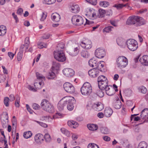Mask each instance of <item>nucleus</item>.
<instances>
[{
  "label": "nucleus",
  "instance_id": "f257e3e1",
  "mask_svg": "<svg viewBox=\"0 0 148 148\" xmlns=\"http://www.w3.org/2000/svg\"><path fill=\"white\" fill-rule=\"evenodd\" d=\"M97 82L99 88L100 90H105L106 94L109 96H112L114 92L112 88L110 89V85L108 84V80L106 77L101 75L98 78Z\"/></svg>",
  "mask_w": 148,
  "mask_h": 148
},
{
  "label": "nucleus",
  "instance_id": "f03ea898",
  "mask_svg": "<svg viewBox=\"0 0 148 148\" xmlns=\"http://www.w3.org/2000/svg\"><path fill=\"white\" fill-rule=\"evenodd\" d=\"M40 105L44 110L50 113H53L54 112V106L48 101L46 99L42 100Z\"/></svg>",
  "mask_w": 148,
  "mask_h": 148
},
{
  "label": "nucleus",
  "instance_id": "7ed1b4c3",
  "mask_svg": "<svg viewBox=\"0 0 148 148\" xmlns=\"http://www.w3.org/2000/svg\"><path fill=\"white\" fill-rule=\"evenodd\" d=\"M128 61L127 58L124 56H120L116 59V65L120 69L125 68L127 65Z\"/></svg>",
  "mask_w": 148,
  "mask_h": 148
},
{
  "label": "nucleus",
  "instance_id": "20e7f679",
  "mask_svg": "<svg viewBox=\"0 0 148 148\" xmlns=\"http://www.w3.org/2000/svg\"><path fill=\"white\" fill-rule=\"evenodd\" d=\"M80 90L83 95L86 96L89 95L92 90L91 84L88 82L85 83L81 88Z\"/></svg>",
  "mask_w": 148,
  "mask_h": 148
},
{
  "label": "nucleus",
  "instance_id": "39448f33",
  "mask_svg": "<svg viewBox=\"0 0 148 148\" xmlns=\"http://www.w3.org/2000/svg\"><path fill=\"white\" fill-rule=\"evenodd\" d=\"M54 58L57 61L63 62L66 60V58L62 50L55 51L53 52Z\"/></svg>",
  "mask_w": 148,
  "mask_h": 148
},
{
  "label": "nucleus",
  "instance_id": "423d86ee",
  "mask_svg": "<svg viewBox=\"0 0 148 148\" xmlns=\"http://www.w3.org/2000/svg\"><path fill=\"white\" fill-rule=\"evenodd\" d=\"M126 44L128 48L132 51H135L138 48L137 42L133 39L127 40L126 42Z\"/></svg>",
  "mask_w": 148,
  "mask_h": 148
},
{
  "label": "nucleus",
  "instance_id": "0eeeda50",
  "mask_svg": "<svg viewBox=\"0 0 148 148\" xmlns=\"http://www.w3.org/2000/svg\"><path fill=\"white\" fill-rule=\"evenodd\" d=\"M71 97H65L62 98L58 104V108L60 111L63 110L64 107L67 104L66 102H69L71 101Z\"/></svg>",
  "mask_w": 148,
  "mask_h": 148
},
{
  "label": "nucleus",
  "instance_id": "6e6552de",
  "mask_svg": "<svg viewBox=\"0 0 148 148\" xmlns=\"http://www.w3.org/2000/svg\"><path fill=\"white\" fill-rule=\"evenodd\" d=\"M71 21L73 24L76 25H81L84 23V20L82 17L77 14H75L72 16Z\"/></svg>",
  "mask_w": 148,
  "mask_h": 148
},
{
  "label": "nucleus",
  "instance_id": "1a4fd4ad",
  "mask_svg": "<svg viewBox=\"0 0 148 148\" xmlns=\"http://www.w3.org/2000/svg\"><path fill=\"white\" fill-rule=\"evenodd\" d=\"M147 114H148V110L147 109H145L141 112L140 117L136 116L138 115V114L132 115L131 117V121L133 120L136 121H138L141 119H143Z\"/></svg>",
  "mask_w": 148,
  "mask_h": 148
},
{
  "label": "nucleus",
  "instance_id": "9d476101",
  "mask_svg": "<svg viewBox=\"0 0 148 148\" xmlns=\"http://www.w3.org/2000/svg\"><path fill=\"white\" fill-rule=\"evenodd\" d=\"M63 87L65 91L68 93L71 94L75 92L74 87L72 84L69 82L65 83L63 85Z\"/></svg>",
  "mask_w": 148,
  "mask_h": 148
},
{
  "label": "nucleus",
  "instance_id": "9b49d317",
  "mask_svg": "<svg viewBox=\"0 0 148 148\" xmlns=\"http://www.w3.org/2000/svg\"><path fill=\"white\" fill-rule=\"evenodd\" d=\"M63 75L67 77H71L75 75V72L73 69L70 68H65L62 71Z\"/></svg>",
  "mask_w": 148,
  "mask_h": 148
},
{
  "label": "nucleus",
  "instance_id": "f8f14e48",
  "mask_svg": "<svg viewBox=\"0 0 148 148\" xmlns=\"http://www.w3.org/2000/svg\"><path fill=\"white\" fill-rule=\"evenodd\" d=\"M80 45L82 48L86 49H89L92 47L91 42L88 39H85L81 41Z\"/></svg>",
  "mask_w": 148,
  "mask_h": 148
},
{
  "label": "nucleus",
  "instance_id": "ddd939ff",
  "mask_svg": "<svg viewBox=\"0 0 148 148\" xmlns=\"http://www.w3.org/2000/svg\"><path fill=\"white\" fill-rule=\"evenodd\" d=\"M95 54L97 58H102L105 56L106 52L104 49L101 48H99L95 50Z\"/></svg>",
  "mask_w": 148,
  "mask_h": 148
},
{
  "label": "nucleus",
  "instance_id": "4468645a",
  "mask_svg": "<svg viewBox=\"0 0 148 148\" xmlns=\"http://www.w3.org/2000/svg\"><path fill=\"white\" fill-rule=\"evenodd\" d=\"M30 41L29 37H26L25 40V44L24 45H21L20 47V51L23 52V49L25 47V52H27V49L29 47Z\"/></svg>",
  "mask_w": 148,
  "mask_h": 148
},
{
  "label": "nucleus",
  "instance_id": "2eb2a0df",
  "mask_svg": "<svg viewBox=\"0 0 148 148\" xmlns=\"http://www.w3.org/2000/svg\"><path fill=\"white\" fill-rule=\"evenodd\" d=\"M146 21L143 18L136 16L135 26L136 27L140 26L146 23Z\"/></svg>",
  "mask_w": 148,
  "mask_h": 148
},
{
  "label": "nucleus",
  "instance_id": "dca6fc26",
  "mask_svg": "<svg viewBox=\"0 0 148 148\" xmlns=\"http://www.w3.org/2000/svg\"><path fill=\"white\" fill-rule=\"evenodd\" d=\"M44 137L43 135L40 133L36 134L34 137V141L37 144L41 143L44 140Z\"/></svg>",
  "mask_w": 148,
  "mask_h": 148
},
{
  "label": "nucleus",
  "instance_id": "f3484780",
  "mask_svg": "<svg viewBox=\"0 0 148 148\" xmlns=\"http://www.w3.org/2000/svg\"><path fill=\"white\" fill-rule=\"evenodd\" d=\"M92 107L94 109L98 111L101 110L104 108L103 104L100 102H98L93 104Z\"/></svg>",
  "mask_w": 148,
  "mask_h": 148
},
{
  "label": "nucleus",
  "instance_id": "a211bd4d",
  "mask_svg": "<svg viewBox=\"0 0 148 148\" xmlns=\"http://www.w3.org/2000/svg\"><path fill=\"white\" fill-rule=\"evenodd\" d=\"M99 71L96 68H93L88 71V74L91 77H95L98 75Z\"/></svg>",
  "mask_w": 148,
  "mask_h": 148
},
{
  "label": "nucleus",
  "instance_id": "6ab92c4d",
  "mask_svg": "<svg viewBox=\"0 0 148 148\" xmlns=\"http://www.w3.org/2000/svg\"><path fill=\"white\" fill-rule=\"evenodd\" d=\"M116 42L118 45L121 47L124 48L125 47L126 42L123 38L121 37H119L116 39Z\"/></svg>",
  "mask_w": 148,
  "mask_h": 148
},
{
  "label": "nucleus",
  "instance_id": "aec40b11",
  "mask_svg": "<svg viewBox=\"0 0 148 148\" xmlns=\"http://www.w3.org/2000/svg\"><path fill=\"white\" fill-rule=\"evenodd\" d=\"M86 15L90 19H93L96 17L95 11L93 9H90L86 14Z\"/></svg>",
  "mask_w": 148,
  "mask_h": 148
},
{
  "label": "nucleus",
  "instance_id": "412c9836",
  "mask_svg": "<svg viewBox=\"0 0 148 148\" xmlns=\"http://www.w3.org/2000/svg\"><path fill=\"white\" fill-rule=\"evenodd\" d=\"M139 61L140 62L144 65L148 66V56L146 55L143 56L142 57L140 58Z\"/></svg>",
  "mask_w": 148,
  "mask_h": 148
},
{
  "label": "nucleus",
  "instance_id": "4be33fe9",
  "mask_svg": "<svg viewBox=\"0 0 148 148\" xmlns=\"http://www.w3.org/2000/svg\"><path fill=\"white\" fill-rule=\"evenodd\" d=\"M136 16H130L127 19L126 24L128 25H135Z\"/></svg>",
  "mask_w": 148,
  "mask_h": 148
},
{
  "label": "nucleus",
  "instance_id": "5701e85b",
  "mask_svg": "<svg viewBox=\"0 0 148 148\" xmlns=\"http://www.w3.org/2000/svg\"><path fill=\"white\" fill-rule=\"evenodd\" d=\"M52 20L54 22H58L60 21V15L57 13H53L51 15Z\"/></svg>",
  "mask_w": 148,
  "mask_h": 148
},
{
  "label": "nucleus",
  "instance_id": "b1692460",
  "mask_svg": "<svg viewBox=\"0 0 148 148\" xmlns=\"http://www.w3.org/2000/svg\"><path fill=\"white\" fill-rule=\"evenodd\" d=\"M70 10L72 13H77L79 12L80 8L78 5L74 4L70 7Z\"/></svg>",
  "mask_w": 148,
  "mask_h": 148
},
{
  "label": "nucleus",
  "instance_id": "393cba45",
  "mask_svg": "<svg viewBox=\"0 0 148 148\" xmlns=\"http://www.w3.org/2000/svg\"><path fill=\"white\" fill-rule=\"evenodd\" d=\"M98 61L95 60L94 58L90 59L88 62L89 66L94 68H97V65Z\"/></svg>",
  "mask_w": 148,
  "mask_h": 148
},
{
  "label": "nucleus",
  "instance_id": "a878e982",
  "mask_svg": "<svg viewBox=\"0 0 148 148\" xmlns=\"http://www.w3.org/2000/svg\"><path fill=\"white\" fill-rule=\"evenodd\" d=\"M113 113L112 110L109 107L106 108L104 111V114L107 117H110Z\"/></svg>",
  "mask_w": 148,
  "mask_h": 148
},
{
  "label": "nucleus",
  "instance_id": "bb28decb",
  "mask_svg": "<svg viewBox=\"0 0 148 148\" xmlns=\"http://www.w3.org/2000/svg\"><path fill=\"white\" fill-rule=\"evenodd\" d=\"M87 126L89 130L92 131L97 130L98 128V125L96 124H88Z\"/></svg>",
  "mask_w": 148,
  "mask_h": 148
},
{
  "label": "nucleus",
  "instance_id": "cd10ccee",
  "mask_svg": "<svg viewBox=\"0 0 148 148\" xmlns=\"http://www.w3.org/2000/svg\"><path fill=\"white\" fill-rule=\"evenodd\" d=\"M104 62L103 61L98 62L97 65L96 69H97L98 70H99L103 72V71L102 69H103V67L104 66Z\"/></svg>",
  "mask_w": 148,
  "mask_h": 148
},
{
  "label": "nucleus",
  "instance_id": "c85d7f7f",
  "mask_svg": "<svg viewBox=\"0 0 148 148\" xmlns=\"http://www.w3.org/2000/svg\"><path fill=\"white\" fill-rule=\"evenodd\" d=\"M74 101V98L72 97V98L71 99V101L70 102L67 103V108L69 110H73L74 108V106L73 105V101Z\"/></svg>",
  "mask_w": 148,
  "mask_h": 148
},
{
  "label": "nucleus",
  "instance_id": "c756f323",
  "mask_svg": "<svg viewBox=\"0 0 148 148\" xmlns=\"http://www.w3.org/2000/svg\"><path fill=\"white\" fill-rule=\"evenodd\" d=\"M7 29L6 27L3 25H0V36L4 35L6 32Z\"/></svg>",
  "mask_w": 148,
  "mask_h": 148
},
{
  "label": "nucleus",
  "instance_id": "7c9ffc66",
  "mask_svg": "<svg viewBox=\"0 0 148 148\" xmlns=\"http://www.w3.org/2000/svg\"><path fill=\"white\" fill-rule=\"evenodd\" d=\"M40 119L47 122H50L52 121L53 118L49 116H44L41 117Z\"/></svg>",
  "mask_w": 148,
  "mask_h": 148
},
{
  "label": "nucleus",
  "instance_id": "2f4dec72",
  "mask_svg": "<svg viewBox=\"0 0 148 148\" xmlns=\"http://www.w3.org/2000/svg\"><path fill=\"white\" fill-rule=\"evenodd\" d=\"M60 67V64L58 63L53 62L52 67V69L53 71H55V70L58 71L59 70Z\"/></svg>",
  "mask_w": 148,
  "mask_h": 148
},
{
  "label": "nucleus",
  "instance_id": "473e14b6",
  "mask_svg": "<svg viewBox=\"0 0 148 148\" xmlns=\"http://www.w3.org/2000/svg\"><path fill=\"white\" fill-rule=\"evenodd\" d=\"M61 132L67 137L71 136V134L69 131L64 128H62L60 129Z\"/></svg>",
  "mask_w": 148,
  "mask_h": 148
},
{
  "label": "nucleus",
  "instance_id": "72a5a7b5",
  "mask_svg": "<svg viewBox=\"0 0 148 148\" xmlns=\"http://www.w3.org/2000/svg\"><path fill=\"white\" fill-rule=\"evenodd\" d=\"M56 74L53 71H51L47 74V77L49 79H53L56 77Z\"/></svg>",
  "mask_w": 148,
  "mask_h": 148
},
{
  "label": "nucleus",
  "instance_id": "f704fd0d",
  "mask_svg": "<svg viewBox=\"0 0 148 148\" xmlns=\"http://www.w3.org/2000/svg\"><path fill=\"white\" fill-rule=\"evenodd\" d=\"M139 92L143 94H145L147 91L146 88L144 86H141L138 88Z\"/></svg>",
  "mask_w": 148,
  "mask_h": 148
},
{
  "label": "nucleus",
  "instance_id": "c9c22d12",
  "mask_svg": "<svg viewBox=\"0 0 148 148\" xmlns=\"http://www.w3.org/2000/svg\"><path fill=\"white\" fill-rule=\"evenodd\" d=\"M44 84L43 82L42 81L39 82L38 83L35 82L34 83V87L36 89L41 88L44 85Z\"/></svg>",
  "mask_w": 148,
  "mask_h": 148
},
{
  "label": "nucleus",
  "instance_id": "e433bc0d",
  "mask_svg": "<svg viewBox=\"0 0 148 148\" xmlns=\"http://www.w3.org/2000/svg\"><path fill=\"white\" fill-rule=\"evenodd\" d=\"M32 135V132L30 131L25 132L23 133V136L26 139H28L31 137Z\"/></svg>",
  "mask_w": 148,
  "mask_h": 148
},
{
  "label": "nucleus",
  "instance_id": "4c0bfd02",
  "mask_svg": "<svg viewBox=\"0 0 148 148\" xmlns=\"http://www.w3.org/2000/svg\"><path fill=\"white\" fill-rule=\"evenodd\" d=\"M100 130L102 133L105 134H107L109 132V130L106 127H101L100 128Z\"/></svg>",
  "mask_w": 148,
  "mask_h": 148
},
{
  "label": "nucleus",
  "instance_id": "58836bf2",
  "mask_svg": "<svg viewBox=\"0 0 148 148\" xmlns=\"http://www.w3.org/2000/svg\"><path fill=\"white\" fill-rule=\"evenodd\" d=\"M147 145L144 141H142L139 143L137 148H147Z\"/></svg>",
  "mask_w": 148,
  "mask_h": 148
},
{
  "label": "nucleus",
  "instance_id": "ea45409f",
  "mask_svg": "<svg viewBox=\"0 0 148 148\" xmlns=\"http://www.w3.org/2000/svg\"><path fill=\"white\" fill-rule=\"evenodd\" d=\"M47 16V14L46 12H42V14L40 15V20L41 21H44L46 19Z\"/></svg>",
  "mask_w": 148,
  "mask_h": 148
},
{
  "label": "nucleus",
  "instance_id": "a19ab883",
  "mask_svg": "<svg viewBox=\"0 0 148 148\" xmlns=\"http://www.w3.org/2000/svg\"><path fill=\"white\" fill-rule=\"evenodd\" d=\"M38 47L39 49H42L43 48H46L47 47V44L43 42H39L38 43Z\"/></svg>",
  "mask_w": 148,
  "mask_h": 148
},
{
  "label": "nucleus",
  "instance_id": "79ce46f5",
  "mask_svg": "<svg viewBox=\"0 0 148 148\" xmlns=\"http://www.w3.org/2000/svg\"><path fill=\"white\" fill-rule=\"evenodd\" d=\"M81 55L83 58H86L88 57L89 56V54L87 51L85 50H83L82 51Z\"/></svg>",
  "mask_w": 148,
  "mask_h": 148
},
{
  "label": "nucleus",
  "instance_id": "37998d69",
  "mask_svg": "<svg viewBox=\"0 0 148 148\" xmlns=\"http://www.w3.org/2000/svg\"><path fill=\"white\" fill-rule=\"evenodd\" d=\"M121 106V103L120 101H118L115 102L114 107L116 109H120Z\"/></svg>",
  "mask_w": 148,
  "mask_h": 148
},
{
  "label": "nucleus",
  "instance_id": "c03bdc74",
  "mask_svg": "<svg viewBox=\"0 0 148 148\" xmlns=\"http://www.w3.org/2000/svg\"><path fill=\"white\" fill-rule=\"evenodd\" d=\"M126 5V4H115L113 6V7L116 8L118 10H120L124 7Z\"/></svg>",
  "mask_w": 148,
  "mask_h": 148
},
{
  "label": "nucleus",
  "instance_id": "a18cd8bd",
  "mask_svg": "<svg viewBox=\"0 0 148 148\" xmlns=\"http://www.w3.org/2000/svg\"><path fill=\"white\" fill-rule=\"evenodd\" d=\"M99 5L103 7H107L109 5V3L107 1H101L99 3Z\"/></svg>",
  "mask_w": 148,
  "mask_h": 148
},
{
  "label": "nucleus",
  "instance_id": "49530a36",
  "mask_svg": "<svg viewBox=\"0 0 148 148\" xmlns=\"http://www.w3.org/2000/svg\"><path fill=\"white\" fill-rule=\"evenodd\" d=\"M10 99L8 97H5L3 99L4 104L6 107H8L9 105Z\"/></svg>",
  "mask_w": 148,
  "mask_h": 148
},
{
  "label": "nucleus",
  "instance_id": "de8ad7c7",
  "mask_svg": "<svg viewBox=\"0 0 148 148\" xmlns=\"http://www.w3.org/2000/svg\"><path fill=\"white\" fill-rule=\"evenodd\" d=\"M56 0H43V3L46 4L50 5L55 3Z\"/></svg>",
  "mask_w": 148,
  "mask_h": 148
},
{
  "label": "nucleus",
  "instance_id": "09e8293b",
  "mask_svg": "<svg viewBox=\"0 0 148 148\" xmlns=\"http://www.w3.org/2000/svg\"><path fill=\"white\" fill-rule=\"evenodd\" d=\"M103 90H98L97 91V95L100 97H102L104 96V93Z\"/></svg>",
  "mask_w": 148,
  "mask_h": 148
},
{
  "label": "nucleus",
  "instance_id": "8fccbe9b",
  "mask_svg": "<svg viewBox=\"0 0 148 148\" xmlns=\"http://www.w3.org/2000/svg\"><path fill=\"white\" fill-rule=\"evenodd\" d=\"M45 140L47 142H49L51 140V138L48 133L45 134Z\"/></svg>",
  "mask_w": 148,
  "mask_h": 148
},
{
  "label": "nucleus",
  "instance_id": "3c124183",
  "mask_svg": "<svg viewBox=\"0 0 148 148\" xmlns=\"http://www.w3.org/2000/svg\"><path fill=\"white\" fill-rule=\"evenodd\" d=\"M36 75L37 79H38L42 80L45 78V77L44 76L38 72L36 73Z\"/></svg>",
  "mask_w": 148,
  "mask_h": 148
},
{
  "label": "nucleus",
  "instance_id": "603ef678",
  "mask_svg": "<svg viewBox=\"0 0 148 148\" xmlns=\"http://www.w3.org/2000/svg\"><path fill=\"white\" fill-rule=\"evenodd\" d=\"M72 122L71 126H70V127L75 129L78 126L79 124L77 122L72 120Z\"/></svg>",
  "mask_w": 148,
  "mask_h": 148
},
{
  "label": "nucleus",
  "instance_id": "864d4df0",
  "mask_svg": "<svg viewBox=\"0 0 148 148\" xmlns=\"http://www.w3.org/2000/svg\"><path fill=\"white\" fill-rule=\"evenodd\" d=\"M88 148H99L98 145L94 143L89 144L88 146Z\"/></svg>",
  "mask_w": 148,
  "mask_h": 148
},
{
  "label": "nucleus",
  "instance_id": "5fc2aeb1",
  "mask_svg": "<svg viewBox=\"0 0 148 148\" xmlns=\"http://www.w3.org/2000/svg\"><path fill=\"white\" fill-rule=\"evenodd\" d=\"M113 28V27L112 26H109L105 27L103 29V31L107 33H108L112 31V28Z\"/></svg>",
  "mask_w": 148,
  "mask_h": 148
},
{
  "label": "nucleus",
  "instance_id": "6e6d98bb",
  "mask_svg": "<svg viewBox=\"0 0 148 148\" xmlns=\"http://www.w3.org/2000/svg\"><path fill=\"white\" fill-rule=\"evenodd\" d=\"M23 52L21 51H20L17 54V59L19 61H21L23 57Z\"/></svg>",
  "mask_w": 148,
  "mask_h": 148
},
{
  "label": "nucleus",
  "instance_id": "4d7b16f0",
  "mask_svg": "<svg viewBox=\"0 0 148 148\" xmlns=\"http://www.w3.org/2000/svg\"><path fill=\"white\" fill-rule=\"evenodd\" d=\"M35 122L37 123H38L41 126L44 127V128H46L47 127V125L44 123L38 121H35Z\"/></svg>",
  "mask_w": 148,
  "mask_h": 148
},
{
  "label": "nucleus",
  "instance_id": "13d9d810",
  "mask_svg": "<svg viewBox=\"0 0 148 148\" xmlns=\"http://www.w3.org/2000/svg\"><path fill=\"white\" fill-rule=\"evenodd\" d=\"M99 12L100 15V17H102L104 16L106 13V11L105 10L100 9L99 10Z\"/></svg>",
  "mask_w": 148,
  "mask_h": 148
},
{
  "label": "nucleus",
  "instance_id": "bf43d9fd",
  "mask_svg": "<svg viewBox=\"0 0 148 148\" xmlns=\"http://www.w3.org/2000/svg\"><path fill=\"white\" fill-rule=\"evenodd\" d=\"M86 1L88 2L91 4L95 5L97 3V0H85Z\"/></svg>",
  "mask_w": 148,
  "mask_h": 148
},
{
  "label": "nucleus",
  "instance_id": "052dcab7",
  "mask_svg": "<svg viewBox=\"0 0 148 148\" xmlns=\"http://www.w3.org/2000/svg\"><path fill=\"white\" fill-rule=\"evenodd\" d=\"M79 50L77 47L75 48L74 50V53L72 54L73 56H75L77 55L78 53Z\"/></svg>",
  "mask_w": 148,
  "mask_h": 148
},
{
  "label": "nucleus",
  "instance_id": "680f3d73",
  "mask_svg": "<svg viewBox=\"0 0 148 148\" xmlns=\"http://www.w3.org/2000/svg\"><path fill=\"white\" fill-rule=\"evenodd\" d=\"M32 107L34 109L36 110L39 109L40 108V106L35 103H34L33 104Z\"/></svg>",
  "mask_w": 148,
  "mask_h": 148
},
{
  "label": "nucleus",
  "instance_id": "e2e57ef3",
  "mask_svg": "<svg viewBox=\"0 0 148 148\" xmlns=\"http://www.w3.org/2000/svg\"><path fill=\"white\" fill-rule=\"evenodd\" d=\"M12 15L14 19L15 20V22L16 23H18L19 22V21L17 16L16 14H15V13L14 12L12 13Z\"/></svg>",
  "mask_w": 148,
  "mask_h": 148
},
{
  "label": "nucleus",
  "instance_id": "0e129e2a",
  "mask_svg": "<svg viewBox=\"0 0 148 148\" xmlns=\"http://www.w3.org/2000/svg\"><path fill=\"white\" fill-rule=\"evenodd\" d=\"M12 125L16 126L17 124V120L15 116H13L12 120Z\"/></svg>",
  "mask_w": 148,
  "mask_h": 148
},
{
  "label": "nucleus",
  "instance_id": "69168bd1",
  "mask_svg": "<svg viewBox=\"0 0 148 148\" xmlns=\"http://www.w3.org/2000/svg\"><path fill=\"white\" fill-rule=\"evenodd\" d=\"M50 36V34H44L42 36V38L43 39H47L49 38Z\"/></svg>",
  "mask_w": 148,
  "mask_h": 148
},
{
  "label": "nucleus",
  "instance_id": "338daca9",
  "mask_svg": "<svg viewBox=\"0 0 148 148\" xmlns=\"http://www.w3.org/2000/svg\"><path fill=\"white\" fill-rule=\"evenodd\" d=\"M26 106L27 109V110L28 111L30 114H32L33 113V111L30 108L29 105L27 104H26Z\"/></svg>",
  "mask_w": 148,
  "mask_h": 148
},
{
  "label": "nucleus",
  "instance_id": "774afa93",
  "mask_svg": "<svg viewBox=\"0 0 148 148\" xmlns=\"http://www.w3.org/2000/svg\"><path fill=\"white\" fill-rule=\"evenodd\" d=\"M72 138L73 140L77 139L78 137V135L74 133H72Z\"/></svg>",
  "mask_w": 148,
  "mask_h": 148
}]
</instances>
